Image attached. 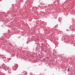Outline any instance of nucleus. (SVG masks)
<instances>
[{
  "label": "nucleus",
  "instance_id": "1",
  "mask_svg": "<svg viewBox=\"0 0 75 75\" xmlns=\"http://www.w3.org/2000/svg\"><path fill=\"white\" fill-rule=\"evenodd\" d=\"M67 71H69V68H68V69H67Z\"/></svg>",
  "mask_w": 75,
  "mask_h": 75
}]
</instances>
